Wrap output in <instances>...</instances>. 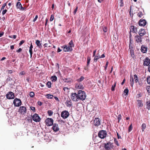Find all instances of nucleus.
<instances>
[{"instance_id": "nucleus-1", "label": "nucleus", "mask_w": 150, "mask_h": 150, "mask_svg": "<svg viewBox=\"0 0 150 150\" xmlns=\"http://www.w3.org/2000/svg\"><path fill=\"white\" fill-rule=\"evenodd\" d=\"M78 93L76 94V101L81 100H84L86 97V95L85 93L81 90H77Z\"/></svg>"}, {"instance_id": "nucleus-2", "label": "nucleus", "mask_w": 150, "mask_h": 150, "mask_svg": "<svg viewBox=\"0 0 150 150\" xmlns=\"http://www.w3.org/2000/svg\"><path fill=\"white\" fill-rule=\"evenodd\" d=\"M104 144V147L105 150H111L113 146L112 143L110 142L105 143Z\"/></svg>"}, {"instance_id": "nucleus-3", "label": "nucleus", "mask_w": 150, "mask_h": 150, "mask_svg": "<svg viewBox=\"0 0 150 150\" xmlns=\"http://www.w3.org/2000/svg\"><path fill=\"white\" fill-rule=\"evenodd\" d=\"M106 132L103 130L100 131L98 133V136L102 139H104L106 137Z\"/></svg>"}, {"instance_id": "nucleus-4", "label": "nucleus", "mask_w": 150, "mask_h": 150, "mask_svg": "<svg viewBox=\"0 0 150 150\" xmlns=\"http://www.w3.org/2000/svg\"><path fill=\"white\" fill-rule=\"evenodd\" d=\"M13 103L15 106L18 107L21 105L22 103L20 99L16 98L14 100Z\"/></svg>"}, {"instance_id": "nucleus-5", "label": "nucleus", "mask_w": 150, "mask_h": 150, "mask_svg": "<svg viewBox=\"0 0 150 150\" xmlns=\"http://www.w3.org/2000/svg\"><path fill=\"white\" fill-rule=\"evenodd\" d=\"M45 122L47 126H50L53 124V120L51 118H48L46 119Z\"/></svg>"}, {"instance_id": "nucleus-6", "label": "nucleus", "mask_w": 150, "mask_h": 150, "mask_svg": "<svg viewBox=\"0 0 150 150\" xmlns=\"http://www.w3.org/2000/svg\"><path fill=\"white\" fill-rule=\"evenodd\" d=\"M33 120L35 122H39L40 120V118L37 114H35L33 116Z\"/></svg>"}, {"instance_id": "nucleus-7", "label": "nucleus", "mask_w": 150, "mask_h": 150, "mask_svg": "<svg viewBox=\"0 0 150 150\" xmlns=\"http://www.w3.org/2000/svg\"><path fill=\"white\" fill-rule=\"evenodd\" d=\"M69 115L68 112L66 110L62 111L61 114V117L64 119L67 118L69 116Z\"/></svg>"}, {"instance_id": "nucleus-8", "label": "nucleus", "mask_w": 150, "mask_h": 150, "mask_svg": "<svg viewBox=\"0 0 150 150\" xmlns=\"http://www.w3.org/2000/svg\"><path fill=\"white\" fill-rule=\"evenodd\" d=\"M62 48L64 52L71 51L72 50V48L69 46L64 45L62 47Z\"/></svg>"}, {"instance_id": "nucleus-9", "label": "nucleus", "mask_w": 150, "mask_h": 150, "mask_svg": "<svg viewBox=\"0 0 150 150\" xmlns=\"http://www.w3.org/2000/svg\"><path fill=\"white\" fill-rule=\"evenodd\" d=\"M93 124L95 126H98L100 125V120L98 118H96L93 121Z\"/></svg>"}, {"instance_id": "nucleus-10", "label": "nucleus", "mask_w": 150, "mask_h": 150, "mask_svg": "<svg viewBox=\"0 0 150 150\" xmlns=\"http://www.w3.org/2000/svg\"><path fill=\"white\" fill-rule=\"evenodd\" d=\"M6 97L8 99H13L14 98V95L13 93L10 92L6 94Z\"/></svg>"}, {"instance_id": "nucleus-11", "label": "nucleus", "mask_w": 150, "mask_h": 150, "mask_svg": "<svg viewBox=\"0 0 150 150\" xmlns=\"http://www.w3.org/2000/svg\"><path fill=\"white\" fill-rule=\"evenodd\" d=\"M26 108L24 106H22L20 107L19 111L22 114H24L26 113Z\"/></svg>"}, {"instance_id": "nucleus-12", "label": "nucleus", "mask_w": 150, "mask_h": 150, "mask_svg": "<svg viewBox=\"0 0 150 150\" xmlns=\"http://www.w3.org/2000/svg\"><path fill=\"white\" fill-rule=\"evenodd\" d=\"M84 87L83 85L81 83H77L76 84V90H78V89H83Z\"/></svg>"}, {"instance_id": "nucleus-13", "label": "nucleus", "mask_w": 150, "mask_h": 150, "mask_svg": "<svg viewBox=\"0 0 150 150\" xmlns=\"http://www.w3.org/2000/svg\"><path fill=\"white\" fill-rule=\"evenodd\" d=\"M52 129L55 132H57L59 130L58 125L56 123L53 125Z\"/></svg>"}, {"instance_id": "nucleus-14", "label": "nucleus", "mask_w": 150, "mask_h": 150, "mask_svg": "<svg viewBox=\"0 0 150 150\" xmlns=\"http://www.w3.org/2000/svg\"><path fill=\"white\" fill-rule=\"evenodd\" d=\"M135 39L137 43H140L142 41V36L137 35L135 37Z\"/></svg>"}, {"instance_id": "nucleus-15", "label": "nucleus", "mask_w": 150, "mask_h": 150, "mask_svg": "<svg viewBox=\"0 0 150 150\" xmlns=\"http://www.w3.org/2000/svg\"><path fill=\"white\" fill-rule=\"evenodd\" d=\"M17 7L21 11H24L25 9L21 5V4L20 2H18L16 4Z\"/></svg>"}, {"instance_id": "nucleus-16", "label": "nucleus", "mask_w": 150, "mask_h": 150, "mask_svg": "<svg viewBox=\"0 0 150 150\" xmlns=\"http://www.w3.org/2000/svg\"><path fill=\"white\" fill-rule=\"evenodd\" d=\"M150 63V60L148 58H146L144 61L143 64L144 66H148Z\"/></svg>"}, {"instance_id": "nucleus-17", "label": "nucleus", "mask_w": 150, "mask_h": 150, "mask_svg": "<svg viewBox=\"0 0 150 150\" xmlns=\"http://www.w3.org/2000/svg\"><path fill=\"white\" fill-rule=\"evenodd\" d=\"M139 36L142 37L146 34V32L144 29H141L139 32Z\"/></svg>"}, {"instance_id": "nucleus-18", "label": "nucleus", "mask_w": 150, "mask_h": 150, "mask_svg": "<svg viewBox=\"0 0 150 150\" xmlns=\"http://www.w3.org/2000/svg\"><path fill=\"white\" fill-rule=\"evenodd\" d=\"M146 24V21L145 20H140L139 22V24L140 26H144Z\"/></svg>"}, {"instance_id": "nucleus-19", "label": "nucleus", "mask_w": 150, "mask_h": 150, "mask_svg": "<svg viewBox=\"0 0 150 150\" xmlns=\"http://www.w3.org/2000/svg\"><path fill=\"white\" fill-rule=\"evenodd\" d=\"M130 31L131 32H132L134 33H136L137 32V28H135L133 26H130Z\"/></svg>"}, {"instance_id": "nucleus-20", "label": "nucleus", "mask_w": 150, "mask_h": 150, "mask_svg": "<svg viewBox=\"0 0 150 150\" xmlns=\"http://www.w3.org/2000/svg\"><path fill=\"white\" fill-rule=\"evenodd\" d=\"M85 79V78L83 76H81L79 78H78L76 77V81L78 82V83H80V82L83 81Z\"/></svg>"}, {"instance_id": "nucleus-21", "label": "nucleus", "mask_w": 150, "mask_h": 150, "mask_svg": "<svg viewBox=\"0 0 150 150\" xmlns=\"http://www.w3.org/2000/svg\"><path fill=\"white\" fill-rule=\"evenodd\" d=\"M14 81L13 78V77H11L10 75H8V77L6 79V81L8 82L9 81Z\"/></svg>"}, {"instance_id": "nucleus-22", "label": "nucleus", "mask_w": 150, "mask_h": 150, "mask_svg": "<svg viewBox=\"0 0 150 150\" xmlns=\"http://www.w3.org/2000/svg\"><path fill=\"white\" fill-rule=\"evenodd\" d=\"M141 51L142 52L145 53L146 52L147 48L143 46H142L141 47Z\"/></svg>"}, {"instance_id": "nucleus-23", "label": "nucleus", "mask_w": 150, "mask_h": 150, "mask_svg": "<svg viewBox=\"0 0 150 150\" xmlns=\"http://www.w3.org/2000/svg\"><path fill=\"white\" fill-rule=\"evenodd\" d=\"M130 84L131 86H132L134 83V79L132 76H130Z\"/></svg>"}, {"instance_id": "nucleus-24", "label": "nucleus", "mask_w": 150, "mask_h": 150, "mask_svg": "<svg viewBox=\"0 0 150 150\" xmlns=\"http://www.w3.org/2000/svg\"><path fill=\"white\" fill-rule=\"evenodd\" d=\"M35 43L37 45V46L40 48L42 47L41 44L40 43V41L38 40H36Z\"/></svg>"}, {"instance_id": "nucleus-25", "label": "nucleus", "mask_w": 150, "mask_h": 150, "mask_svg": "<svg viewBox=\"0 0 150 150\" xmlns=\"http://www.w3.org/2000/svg\"><path fill=\"white\" fill-rule=\"evenodd\" d=\"M100 58V54H99L98 53L97 54V55L95 57L94 59V62H96L97 61L98 59H99V58Z\"/></svg>"}, {"instance_id": "nucleus-26", "label": "nucleus", "mask_w": 150, "mask_h": 150, "mask_svg": "<svg viewBox=\"0 0 150 150\" xmlns=\"http://www.w3.org/2000/svg\"><path fill=\"white\" fill-rule=\"evenodd\" d=\"M65 104L67 107H69L71 106L72 105L71 101H67L66 102Z\"/></svg>"}, {"instance_id": "nucleus-27", "label": "nucleus", "mask_w": 150, "mask_h": 150, "mask_svg": "<svg viewBox=\"0 0 150 150\" xmlns=\"http://www.w3.org/2000/svg\"><path fill=\"white\" fill-rule=\"evenodd\" d=\"M71 98V99L74 101H75V93H71L70 96Z\"/></svg>"}, {"instance_id": "nucleus-28", "label": "nucleus", "mask_w": 150, "mask_h": 150, "mask_svg": "<svg viewBox=\"0 0 150 150\" xmlns=\"http://www.w3.org/2000/svg\"><path fill=\"white\" fill-rule=\"evenodd\" d=\"M69 46L71 48L72 47H74V44L72 40H71L69 43Z\"/></svg>"}, {"instance_id": "nucleus-29", "label": "nucleus", "mask_w": 150, "mask_h": 150, "mask_svg": "<svg viewBox=\"0 0 150 150\" xmlns=\"http://www.w3.org/2000/svg\"><path fill=\"white\" fill-rule=\"evenodd\" d=\"M51 78L52 81L55 82L57 80V78L55 76H52Z\"/></svg>"}, {"instance_id": "nucleus-30", "label": "nucleus", "mask_w": 150, "mask_h": 150, "mask_svg": "<svg viewBox=\"0 0 150 150\" xmlns=\"http://www.w3.org/2000/svg\"><path fill=\"white\" fill-rule=\"evenodd\" d=\"M53 95L50 94H47L46 96V97L48 99H52L53 97Z\"/></svg>"}, {"instance_id": "nucleus-31", "label": "nucleus", "mask_w": 150, "mask_h": 150, "mask_svg": "<svg viewBox=\"0 0 150 150\" xmlns=\"http://www.w3.org/2000/svg\"><path fill=\"white\" fill-rule=\"evenodd\" d=\"M47 113L48 115L50 116H51L53 114V112L51 110H48L47 111Z\"/></svg>"}, {"instance_id": "nucleus-32", "label": "nucleus", "mask_w": 150, "mask_h": 150, "mask_svg": "<svg viewBox=\"0 0 150 150\" xmlns=\"http://www.w3.org/2000/svg\"><path fill=\"white\" fill-rule=\"evenodd\" d=\"M129 90L128 89L126 88L125 89L124 91V94L125 95H127L128 93Z\"/></svg>"}, {"instance_id": "nucleus-33", "label": "nucleus", "mask_w": 150, "mask_h": 150, "mask_svg": "<svg viewBox=\"0 0 150 150\" xmlns=\"http://www.w3.org/2000/svg\"><path fill=\"white\" fill-rule=\"evenodd\" d=\"M146 128V125L145 124L143 123L142 126V129L143 132L144 131V129Z\"/></svg>"}, {"instance_id": "nucleus-34", "label": "nucleus", "mask_w": 150, "mask_h": 150, "mask_svg": "<svg viewBox=\"0 0 150 150\" xmlns=\"http://www.w3.org/2000/svg\"><path fill=\"white\" fill-rule=\"evenodd\" d=\"M91 59L90 57H88L87 58V66H88L90 63V62L91 60Z\"/></svg>"}, {"instance_id": "nucleus-35", "label": "nucleus", "mask_w": 150, "mask_h": 150, "mask_svg": "<svg viewBox=\"0 0 150 150\" xmlns=\"http://www.w3.org/2000/svg\"><path fill=\"white\" fill-rule=\"evenodd\" d=\"M134 79H135L134 81H135V82L137 83L138 81L137 76L135 74L134 75Z\"/></svg>"}, {"instance_id": "nucleus-36", "label": "nucleus", "mask_w": 150, "mask_h": 150, "mask_svg": "<svg viewBox=\"0 0 150 150\" xmlns=\"http://www.w3.org/2000/svg\"><path fill=\"white\" fill-rule=\"evenodd\" d=\"M47 87L49 88H50L51 87V83L50 81H48L46 84Z\"/></svg>"}, {"instance_id": "nucleus-37", "label": "nucleus", "mask_w": 150, "mask_h": 150, "mask_svg": "<svg viewBox=\"0 0 150 150\" xmlns=\"http://www.w3.org/2000/svg\"><path fill=\"white\" fill-rule=\"evenodd\" d=\"M30 96L31 97H33L35 96V93L33 92H31L29 94Z\"/></svg>"}, {"instance_id": "nucleus-38", "label": "nucleus", "mask_w": 150, "mask_h": 150, "mask_svg": "<svg viewBox=\"0 0 150 150\" xmlns=\"http://www.w3.org/2000/svg\"><path fill=\"white\" fill-rule=\"evenodd\" d=\"M137 16L140 18H141L143 16L142 12H140L137 14Z\"/></svg>"}, {"instance_id": "nucleus-39", "label": "nucleus", "mask_w": 150, "mask_h": 150, "mask_svg": "<svg viewBox=\"0 0 150 150\" xmlns=\"http://www.w3.org/2000/svg\"><path fill=\"white\" fill-rule=\"evenodd\" d=\"M116 83H115V84H114V85H112V88H111V90L112 91H114L115 90V88L116 86Z\"/></svg>"}, {"instance_id": "nucleus-40", "label": "nucleus", "mask_w": 150, "mask_h": 150, "mask_svg": "<svg viewBox=\"0 0 150 150\" xmlns=\"http://www.w3.org/2000/svg\"><path fill=\"white\" fill-rule=\"evenodd\" d=\"M132 125L131 124L129 126L128 129L129 132H130L132 130Z\"/></svg>"}, {"instance_id": "nucleus-41", "label": "nucleus", "mask_w": 150, "mask_h": 150, "mask_svg": "<svg viewBox=\"0 0 150 150\" xmlns=\"http://www.w3.org/2000/svg\"><path fill=\"white\" fill-rule=\"evenodd\" d=\"M147 108L149 110L150 109V101L149 102H147Z\"/></svg>"}, {"instance_id": "nucleus-42", "label": "nucleus", "mask_w": 150, "mask_h": 150, "mask_svg": "<svg viewBox=\"0 0 150 150\" xmlns=\"http://www.w3.org/2000/svg\"><path fill=\"white\" fill-rule=\"evenodd\" d=\"M6 5V3H5V4H4L3 6H2V7H1V10H3L4 9V8L5 7V6Z\"/></svg>"}, {"instance_id": "nucleus-43", "label": "nucleus", "mask_w": 150, "mask_h": 150, "mask_svg": "<svg viewBox=\"0 0 150 150\" xmlns=\"http://www.w3.org/2000/svg\"><path fill=\"white\" fill-rule=\"evenodd\" d=\"M54 19V16L53 15H52L51 16L50 18V21H52Z\"/></svg>"}, {"instance_id": "nucleus-44", "label": "nucleus", "mask_w": 150, "mask_h": 150, "mask_svg": "<svg viewBox=\"0 0 150 150\" xmlns=\"http://www.w3.org/2000/svg\"><path fill=\"white\" fill-rule=\"evenodd\" d=\"M29 51L30 54V57L31 58L32 57V55L33 54L32 49H29Z\"/></svg>"}, {"instance_id": "nucleus-45", "label": "nucleus", "mask_w": 150, "mask_h": 150, "mask_svg": "<svg viewBox=\"0 0 150 150\" xmlns=\"http://www.w3.org/2000/svg\"><path fill=\"white\" fill-rule=\"evenodd\" d=\"M147 81L148 83L150 84V76L147 78Z\"/></svg>"}, {"instance_id": "nucleus-46", "label": "nucleus", "mask_w": 150, "mask_h": 150, "mask_svg": "<svg viewBox=\"0 0 150 150\" xmlns=\"http://www.w3.org/2000/svg\"><path fill=\"white\" fill-rule=\"evenodd\" d=\"M146 90L148 93H150V86H148L147 87Z\"/></svg>"}, {"instance_id": "nucleus-47", "label": "nucleus", "mask_w": 150, "mask_h": 150, "mask_svg": "<svg viewBox=\"0 0 150 150\" xmlns=\"http://www.w3.org/2000/svg\"><path fill=\"white\" fill-rule=\"evenodd\" d=\"M31 109L33 110V112H35V108L34 107L31 106L30 107Z\"/></svg>"}, {"instance_id": "nucleus-48", "label": "nucleus", "mask_w": 150, "mask_h": 150, "mask_svg": "<svg viewBox=\"0 0 150 150\" xmlns=\"http://www.w3.org/2000/svg\"><path fill=\"white\" fill-rule=\"evenodd\" d=\"M24 42L25 41L23 40H22L19 43V45H21L22 44H23Z\"/></svg>"}, {"instance_id": "nucleus-49", "label": "nucleus", "mask_w": 150, "mask_h": 150, "mask_svg": "<svg viewBox=\"0 0 150 150\" xmlns=\"http://www.w3.org/2000/svg\"><path fill=\"white\" fill-rule=\"evenodd\" d=\"M7 11V10L6 9H5V10H3V11H2V14L3 15H4L6 13V12Z\"/></svg>"}, {"instance_id": "nucleus-50", "label": "nucleus", "mask_w": 150, "mask_h": 150, "mask_svg": "<svg viewBox=\"0 0 150 150\" xmlns=\"http://www.w3.org/2000/svg\"><path fill=\"white\" fill-rule=\"evenodd\" d=\"M38 16L37 15H36V16H35V18H34V19L33 20V22H35L36 20L37 19V18H38Z\"/></svg>"}, {"instance_id": "nucleus-51", "label": "nucleus", "mask_w": 150, "mask_h": 150, "mask_svg": "<svg viewBox=\"0 0 150 150\" xmlns=\"http://www.w3.org/2000/svg\"><path fill=\"white\" fill-rule=\"evenodd\" d=\"M139 106H142V104L141 103L140 101H139V103L138 104Z\"/></svg>"}, {"instance_id": "nucleus-52", "label": "nucleus", "mask_w": 150, "mask_h": 150, "mask_svg": "<svg viewBox=\"0 0 150 150\" xmlns=\"http://www.w3.org/2000/svg\"><path fill=\"white\" fill-rule=\"evenodd\" d=\"M121 116L120 115H119L118 116L117 119L118 120V122H119L120 120L121 119Z\"/></svg>"}, {"instance_id": "nucleus-53", "label": "nucleus", "mask_w": 150, "mask_h": 150, "mask_svg": "<svg viewBox=\"0 0 150 150\" xmlns=\"http://www.w3.org/2000/svg\"><path fill=\"white\" fill-rule=\"evenodd\" d=\"M103 31L104 32H106L107 31V28L106 27L104 28H103Z\"/></svg>"}, {"instance_id": "nucleus-54", "label": "nucleus", "mask_w": 150, "mask_h": 150, "mask_svg": "<svg viewBox=\"0 0 150 150\" xmlns=\"http://www.w3.org/2000/svg\"><path fill=\"white\" fill-rule=\"evenodd\" d=\"M22 49L21 48H19L18 50H17L16 51V52L19 53V52H21L22 51Z\"/></svg>"}, {"instance_id": "nucleus-55", "label": "nucleus", "mask_w": 150, "mask_h": 150, "mask_svg": "<svg viewBox=\"0 0 150 150\" xmlns=\"http://www.w3.org/2000/svg\"><path fill=\"white\" fill-rule=\"evenodd\" d=\"M12 73V70H9L8 72V74L9 75V74H11Z\"/></svg>"}, {"instance_id": "nucleus-56", "label": "nucleus", "mask_w": 150, "mask_h": 150, "mask_svg": "<svg viewBox=\"0 0 150 150\" xmlns=\"http://www.w3.org/2000/svg\"><path fill=\"white\" fill-rule=\"evenodd\" d=\"M108 62H107L106 64H105V69H107V68L108 67Z\"/></svg>"}, {"instance_id": "nucleus-57", "label": "nucleus", "mask_w": 150, "mask_h": 150, "mask_svg": "<svg viewBox=\"0 0 150 150\" xmlns=\"http://www.w3.org/2000/svg\"><path fill=\"white\" fill-rule=\"evenodd\" d=\"M25 72H24V71H22L20 73V74L22 75H24L25 74Z\"/></svg>"}, {"instance_id": "nucleus-58", "label": "nucleus", "mask_w": 150, "mask_h": 150, "mask_svg": "<svg viewBox=\"0 0 150 150\" xmlns=\"http://www.w3.org/2000/svg\"><path fill=\"white\" fill-rule=\"evenodd\" d=\"M38 104L40 106H41L42 105V103L40 101H38Z\"/></svg>"}, {"instance_id": "nucleus-59", "label": "nucleus", "mask_w": 150, "mask_h": 150, "mask_svg": "<svg viewBox=\"0 0 150 150\" xmlns=\"http://www.w3.org/2000/svg\"><path fill=\"white\" fill-rule=\"evenodd\" d=\"M114 141H115V144L117 145V146H119V144H118V142L117 141V140H116V139H115L114 140Z\"/></svg>"}, {"instance_id": "nucleus-60", "label": "nucleus", "mask_w": 150, "mask_h": 150, "mask_svg": "<svg viewBox=\"0 0 150 150\" xmlns=\"http://www.w3.org/2000/svg\"><path fill=\"white\" fill-rule=\"evenodd\" d=\"M4 32H2L1 33H0V37H2L4 35Z\"/></svg>"}, {"instance_id": "nucleus-61", "label": "nucleus", "mask_w": 150, "mask_h": 150, "mask_svg": "<svg viewBox=\"0 0 150 150\" xmlns=\"http://www.w3.org/2000/svg\"><path fill=\"white\" fill-rule=\"evenodd\" d=\"M62 51V50H61L59 47H58L57 50V52H59Z\"/></svg>"}, {"instance_id": "nucleus-62", "label": "nucleus", "mask_w": 150, "mask_h": 150, "mask_svg": "<svg viewBox=\"0 0 150 150\" xmlns=\"http://www.w3.org/2000/svg\"><path fill=\"white\" fill-rule=\"evenodd\" d=\"M96 50H94V51L93 52V57H94L95 56V55L96 54Z\"/></svg>"}, {"instance_id": "nucleus-63", "label": "nucleus", "mask_w": 150, "mask_h": 150, "mask_svg": "<svg viewBox=\"0 0 150 150\" xmlns=\"http://www.w3.org/2000/svg\"><path fill=\"white\" fill-rule=\"evenodd\" d=\"M68 88L67 87H64L63 88V90L64 91H65L66 90H68Z\"/></svg>"}, {"instance_id": "nucleus-64", "label": "nucleus", "mask_w": 150, "mask_h": 150, "mask_svg": "<svg viewBox=\"0 0 150 150\" xmlns=\"http://www.w3.org/2000/svg\"><path fill=\"white\" fill-rule=\"evenodd\" d=\"M54 98L56 100L59 101V99L57 97H54Z\"/></svg>"}]
</instances>
